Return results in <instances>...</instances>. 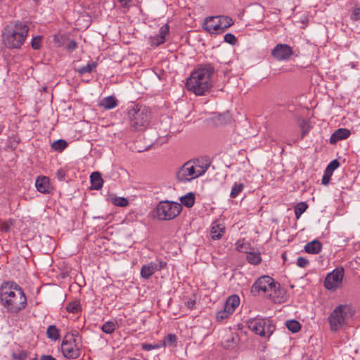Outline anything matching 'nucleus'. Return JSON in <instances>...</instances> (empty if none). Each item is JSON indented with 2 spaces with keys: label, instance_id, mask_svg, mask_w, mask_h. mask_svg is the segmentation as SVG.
I'll list each match as a JSON object with an SVG mask.
<instances>
[{
  "label": "nucleus",
  "instance_id": "nucleus-10",
  "mask_svg": "<svg viewBox=\"0 0 360 360\" xmlns=\"http://www.w3.org/2000/svg\"><path fill=\"white\" fill-rule=\"evenodd\" d=\"M278 284L274 282V279L268 276H263L259 278L251 288V293L257 295L260 291L266 292L270 297H274Z\"/></svg>",
  "mask_w": 360,
  "mask_h": 360
},
{
  "label": "nucleus",
  "instance_id": "nucleus-22",
  "mask_svg": "<svg viewBox=\"0 0 360 360\" xmlns=\"http://www.w3.org/2000/svg\"><path fill=\"white\" fill-rule=\"evenodd\" d=\"M321 243L317 240H314L305 245L304 250L307 253L318 254L321 250Z\"/></svg>",
  "mask_w": 360,
  "mask_h": 360
},
{
  "label": "nucleus",
  "instance_id": "nucleus-7",
  "mask_svg": "<svg viewBox=\"0 0 360 360\" xmlns=\"http://www.w3.org/2000/svg\"><path fill=\"white\" fill-rule=\"evenodd\" d=\"M182 206L180 203L173 201H161L156 208V217L160 220H172L176 218L181 212Z\"/></svg>",
  "mask_w": 360,
  "mask_h": 360
},
{
  "label": "nucleus",
  "instance_id": "nucleus-27",
  "mask_svg": "<svg viewBox=\"0 0 360 360\" xmlns=\"http://www.w3.org/2000/svg\"><path fill=\"white\" fill-rule=\"evenodd\" d=\"M81 304L78 300H74L68 303L66 306V310L70 313L77 314L81 311Z\"/></svg>",
  "mask_w": 360,
  "mask_h": 360
},
{
  "label": "nucleus",
  "instance_id": "nucleus-35",
  "mask_svg": "<svg viewBox=\"0 0 360 360\" xmlns=\"http://www.w3.org/2000/svg\"><path fill=\"white\" fill-rule=\"evenodd\" d=\"M68 144L65 140L58 139L55 141L52 144L51 147L53 150L57 151H62L67 147Z\"/></svg>",
  "mask_w": 360,
  "mask_h": 360
},
{
  "label": "nucleus",
  "instance_id": "nucleus-54",
  "mask_svg": "<svg viewBox=\"0 0 360 360\" xmlns=\"http://www.w3.org/2000/svg\"><path fill=\"white\" fill-rule=\"evenodd\" d=\"M57 175L59 176L60 179H62L63 176V172L62 170H58Z\"/></svg>",
  "mask_w": 360,
  "mask_h": 360
},
{
  "label": "nucleus",
  "instance_id": "nucleus-41",
  "mask_svg": "<svg viewBox=\"0 0 360 360\" xmlns=\"http://www.w3.org/2000/svg\"><path fill=\"white\" fill-rule=\"evenodd\" d=\"M350 18L353 21L360 20V6H356L352 11Z\"/></svg>",
  "mask_w": 360,
  "mask_h": 360
},
{
  "label": "nucleus",
  "instance_id": "nucleus-47",
  "mask_svg": "<svg viewBox=\"0 0 360 360\" xmlns=\"http://www.w3.org/2000/svg\"><path fill=\"white\" fill-rule=\"evenodd\" d=\"M40 42H41L40 37H34L32 40V44H31L32 47L35 50L39 49L40 47Z\"/></svg>",
  "mask_w": 360,
  "mask_h": 360
},
{
  "label": "nucleus",
  "instance_id": "nucleus-31",
  "mask_svg": "<svg viewBox=\"0 0 360 360\" xmlns=\"http://www.w3.org/2000/svg\"><path fill=\"white\" fill-rule=\"evenodd\" d=\"M96 66L97 63L95 62H92L78 68L77 71L79 75H83L86 73H90L94 69L96 68Z\"/></svg>",
  "mask_w": 360,
  "mask_h": 360
},
{
  "label": "nucleus",
  "instance_id": "nucleus-30",
  "mask_svg": "<svg viewBox=\"0 0 360 360\" xmlns=\"http://www.w3.org/2000/svg\"><path fill=\"white\" fill-rule=\"evenodd\" d=\"M46 334L48 338L53 340H57L60 337L58 329L53 325L48 327Z\"/></svg>",
  "mask_w": 360,
  "mask_h": 360
},
{
  "label": "nucleus",
  "instance_id": "nucleus-49",
  "mask_svg": "<svg viewBox=\"0 0 360 360\" xmlns=\"http://www.w3.org/2000/svg\"><path fill=\"white\" fill-rule=\"evenodd\" d=\"M195 304V300L190 299L187 302H185V305L189 309H193Z\"/></svg>",
  "mask_w": 360,
  "mask_h": 360
},
{
  "label": "nucleus",
  "instance_id": "nucleus-46",
  "mask_svg": "<svg viewBox=\"0 0 360 360\" xmlns=\"http://www.w3.org/2000/svg\"><path fill=\"white\" fill-rule=\"evenodd\" d=\"M296 264L299 267L304 268L309 264V261L304 257H300L297 258Z\"/></svg>",
  "mask_w": 360,
  "mask_h": 360
},
{
  "label": "nucleus",
  "instance_id": "nucleus-9",
  "mask_svg": "<svg viewBox=\"0 0 360 360\" xmlns=\"http://www.w3.org/2000/svg\"><path fill=\"white\" fill-rule=\"evenodd\" d=\"M79 336L74 334L65 335L62 341L61 351L68 359H77L79 356Z\"/></svg>",
  "mask_w": 360,
  "mask_h": 360
},
{
  "label": "nucleus",
  "instance_id": "nucleus-17",
  "mask_svg": "<svg viewBox=\"0 0 360 360\" xmlns=\"http://www.w3.org/2000/svg\"><path fill=\"white\" fill-rule=\"evenodd\" d=\"M35 186L39 192L49 193L51 189L49 179L44 176L37 177Z\"/></svg>",
  "mask_w": 360,
  "mask_h": 360
},
{
  "label": "nucleus",
  "instance_id": "nucleus-53",
  "mask_svg": "<svg viewBox=\"0 0 360 360\" xmlns=\"http://www.w3.org/2000/svg\"><path fill=\"white\" fill-rule=\"evenodd\" d=\"M155 264L158 267V271H160L162 269H163L165 266L166 263L160 262L158 263H155Z\"/></svg>",
  "mask_w": 360,
  "mask_h": 360
},
{
  "label": "nucleus",
  "instance_id": "nucleus-1",
  "mask_svg": "<svg viewBox=\"0 0 360 360\" xmlns=\"http://www.w3.org/2000/svg\"><path fill=\"white\" fill-rule=\"evenodd\" d=\"M0 303L11 314H17L27 306V297L22 288L13 281L0 286Z\"/></svg>",
  "mask_w": 360,
  "mask_h": 360
},
{
  "label": "nucleus",
  "instance_id": "nucleus-21",
  "mask_svg": "<svg viewBox=\"0 0 360 360\" xmlns=\"http://www.w3.org/2000/svg\"><path fill=\"white\" fill-rule=\"evenodd\" d=\"M90 179L92 189L99 190L102 188L103 181L98 172H93L90 176Z\"/></svg>",
  "mask_w": 360,
  "mask_h": 360
},
{
  "label": "nucleus",
  "instance_id": "nucleus-29",
  "mask_svg": "<svg viewBox=\"0 0 360 360\" xmlns=\"http://www.w3.org/2000/svg\"><path fill=\"white\" fill-rule=\"evenodd\" d=\"M307 207L308 205L304 202L297 203L294 208L296 219H298L301 217V215L306 211Z\"/></svg>",
  "mask_w": 360,
  "mask_h": 360
},
{
  "label": "nucleus",
  "instance_id": "nucleus-28",
  "mask_svg": "<svg viewBox=\"0 0 360 360\" xmlns=\"http://www.w3.org/2000/svg\"><path fill=\"white\" fill-rule=\"evenodd\" d=\"M117 328V323L115 321H108L105 322L101 327V330L106 334H112Z\"/></svg>",
  "mask_w": 360,
  "mask_h": 360
},
{
  "label": "nucleus",
  "instance_id": "nucleus-18",
  "mask_svg": "<svg viewBox=\"0 0 360 360\" xmlns=\"http://www.w3.org/2000/svg\"><path fill=\"white\" fill-rule=\"evenodd\" d=\"M158 271V267L156 266L155 262H150L141 267L140 274L143 278L148 279Z\"/></svg>",
  "mask_w": 360,
  "mask_h": 360
},
{
  "label": "nucleus",
  "instance_id": "nucleus-48",
  "mask_svg": "<svg viewBox=\"0 0 360 360\" xmlns=\"http://www.w3.org/2000/svg\"><path fill=\"white\" fill-rule=\"evenodd\" d=\"M331 176H332V174L328 173L327 172L325 171L324 174L322 177V180H321L322 184H323L325 186L328 185L330 181Z\"/></svg>",
  "mask_w": 360,
  "mask_h": 360
},
{
  "label": "nucleus",
  "instance_id": "nucleus-25",
  "mask_svg": "<svg viewBox=\"0 0 360 360\" xmlns=\"http://www.w3.org/2000/svg\"><path fill=\"white\" fill-rule=\"evenodd\" d=\"M221 32H224L227 28L233 24L232 18L228 16H218Z\"/></svg>",
  "mask_w": 360,
  "mask_h": 360
},
{
  "label": "nucleus",
  "instance_id": "nucleus-37",
  "mask_svg": "<svg viewBox=\"0 0 360 360\" xmlns=\"http://www.w3.org/2000/svg\"><path fill=\"white\" fill-rule=\"evenodd\" d=\"M231 314H232L224 307L223 310H221L217 313L216 319L218 321H222L228 319Z\"/></svg>",
  "mask_w": 360,
  "mask_h": 360
},
{
  "label": "nucleus",
  "instance_id": "nucleus-15",
  "mask_svg": "<svg viewBox=\"0 0 360 360\" xmlns=\"http://www.w3.org/2000/svg\"><path fill=\"white\" fill-rule=\"evenodd\" d=\"M240 341L239 335L236 333L229 332L221 341V345L224 349H234L237 347Z\"/></svg>",
  "mask_w": 360,
  "mask_h": 360
},
{
  "label": "nucleus",
  "instance_id": "nucleus-16",
  "mask_svg": "<svg viewBox=\"0 0 360 360\" xmlns=\"http://www.w3.org/2000/svg\"><path fill=\"white\" fill-rule=\"evenodd\" d=\"M351 134L349 129L345 128H340L335 130L330 138V143L335 144L338 141L347 139Z\"/></svg>",
  "mask_w": 360,
  "mask_h": 360
},
{
  "label": "nucleus",
  "instance_id": "nucleus-42",
  "mask_svg": "<svg viewBox=\"0 0 360 360\" xmlns=\"http://www.w3.org/2000/svg\"><path fill=\"white\" fill-rule=\"evenodd\" d=\"M161 347L160 344H149V343H143L141 344V349L145 351H150L153 349H159Z\"/></svg>",
  "mask_w": 360,
  "mask_h": 360
},
{
  "label": "nucleus",
  "instance_id": "nucleus-12",
  "mask_svg": "<svg viewBox=\"0 0 360 360\" xmlns=\"http://www.w3.org/2000/svg\"><path fill=\"white\" fill-rule=\"evenodd\" d=\"M293 54L292 49L285 44H278L272 50V56L278 60H287Z\"/></svg>",
  "mask_w": 360,
  "mask_h": 360
},
{
  "label": "nucleus",
  "instance_id": "nucleus-44",
  "mask_svg": "<svg viewBox=\"0 0 360 360\" xmlns=\"http://www.w3.org/2000/svg\"><path fill=\"white\" fill-rule=\"evenodd\" d=\"M224 38V41L230 44H235L237 41L236 37L231 33L226 34Z\"/></svg>",
  "mask_w": 360,
  "mask_h": 360
},
{
  "label": "nucleus",
  "instance_id": "nucleus-55",
  "mask_svg": "<svg viewBox=\"0 0 360 360\" xmlns=\"http://www.w3.org/2000/svg\"><path fill=\"white\" fill-rule=\"evenodd\" d=\"M3 129H4V126L0 123V134H1Z\"/></svg>",
  "mask_w": 360,
  "mask_h": 360
},
{
  "label": "nucleus",
  "instance_id": "nucleus-51",
  "mask_svg": "<svg viewBox=\"0 0 360 360\" xmlns=\"http://www.w3.org/2000/svg\"><path fill=\"white\" fill-rule=\"evenodd\" d=\"M40 360H56V359L51 355H43L41 356Z\"/></svg>",
  "mask_w": 360,
  "mask_h": 360
},
{
  "label": "nucleus",
  "instance_id": "nucleus-43",
  "mask_svg": "<svg viewBox=\"0 0 360 360\" xmlns=\"http://www.w3.org/2000/svg\"><path fill=\"white\" fill-rule=\"evenodd\" d=\"M169 27L167 24H165L160 28L159 34L158 35L160 37H162L166 39L167 35L169 34Z\"/></svg>",
  "mask_w": 360,
  "mask_h": 360
},
{
  "label": "nucleus",
  "instance_id": "nucleus-8",
  "mask_svg": "<svg viewBox=\"0 0 360 360\" xmlns=\"http://www.w3.org/2000/svg\"><path fill=\"white\" fill-rule=\"evenodd\" d=\"M248 328L262 337L269 338L275 330V326L269 319L256 317L247 322Z\"/></svg>",
  "mask_w": 360,
  "mask_h": 360
},
{
  "label": "nucleus",
  "instance_id": "nucleus-40",
  "mask_svg": "<svg viewBox=\"0 0 360 360\" xmlns=\"http://www.w3.org/2000/svg\"><path fill=\"white\" fill-rule=\"evenodd\" d=\"M339 165V162L337 160H333L328 164L325 171L333 174V171L336 169Z\"/></svg>",
  "mask_w": 360,
  "mask_h": 360
},
{
  "label": "nucleus",
  "instance_id": "nucleus-20",
  "mask_svg": "<svg viewBox=\"0 0 360 360\" xmlns=\"http://www.w3.org/2000/svg\"><path fill=\"white\" fill-rule=\"evenodd\" d=\"M117 100L112 96L103 98L100 101L99 106L105 110L115 108L117 105Z\"/></svg>",
  "mask_w": 360,
  "mask_h": 360
},
{
  "label": "nucleus",
  "instance_id": "nucleus-13",
  "mask_svg": "<svg viewBox=\"0 0 360 360\" xmlns=\"http://www.w3.org/2000/svg\"><path fill=\"white\" fill-rule=\"evenodd\" d=\"M225 233V226L223 221L216 220L213 221L210 227V237L212 240L221 238Z\"/></svg>",
  "mask_w": 360,
  "mask_h": 360
},
{
  "label": "nucleus",
  "instance_id": "nucleus-24",
  "mask_svg": "<svg viewBox=\"0 0 360 360\" xmlns=\"http://www.w3.org/2000/svg\"><path fill=\"white\" fill-rule=\"evenodd\" d=\"M247 260L251 264L257 265L259 264L262 261L260 253L255 251L252 248V250L247 254Z\"/></svg>",
  "mask_w": 360,
  "mask_h": 360
},
{
  "label": "nucleus",
  "instance_id": "nucleus-6",
  "mask_svg": "<svg viewBox=\"0 0 360 360\" xmlns=\"http://www.w3.org/2000/svg\"><path fill=\"white\" fill-rule=\"evenodd\" d=\"M208 165H202L199 162L188 161L177 172L176 178L181 182H188L204 174Z\"/></svg>",
  "mask_w": 360,
  "mask_h": 360
},
{
  "label": "nucleus",
  "instance_id": "nucleus-52",
  "mask_svg": "<svg viewBox=\"0 0 360 360\" xmlns=\"http://www.w3.org/2000/svg\"><path fill=\"white\" fill-rule=\"evenodd\" d=\"M122 7H128L130 0H120Z\"/></svg>",
  "mask_w": 360,
  "mask_h": 360
},
{
  "label": "nucleus",
  "instance_id": "nucleus-45",
  "mask_svg": "<svg viewBox=\"0 0 360 360\" xmlns=\"http://www.w3.org/2000/svg\"><path fill=\"white\" fill-rule=\"evenodd\" d=\"M11 230V224L6 221L0 220V231L9 232Z\"/></svg>",
  "mask_w": 360,
  "mask_h": 360
},
{
  "label": "nucleus",
  "instance_id": "nucleus-39",
  "mask_svg": "<svg viewBox=\"0 0 360 360\" xmlns=\"http://www.w3.org/2000/svg\"><path fill=\"white\" fill-rule=\"evenodd\" d=\"M150 39L151 44L153 46H158L165 43V39L163 38L162 37H160L158 34L151 37L150 38Z\"/></svg>",
  "mask_w": 360,
  "mask_h": 360
},
{
  "label": "nucleus",
  "instance_id": "nucleus-19",
  "mask_svg": "<svg viewBox=\"0 0 360 360\" xmlns=\"http://www.w3.org/2000/svg\"><path fill=\"white\" fill-rule=\"evenodd\" d=\"M240 304V297L236 295H233L227 299L224 307L231 314L234 312L236 309Z\"/></svg>",
  "mask_w": 360,
  "mask_h": 360
},
{
  "label": "nucleus",
  "instance_id": "nucleus-33",
  "mask_svg": "<svg viewBox=\"0 0 360 360\" xmlns=\"http://www.w3.org/2000/svg\"><path fill=\"white\" fill-rule=\"evenodd\" d=\"M286 327L292 333H297L300 330V323L296 320H289L286 321Z\"/></svg>",
  "mask_w": 360,
  "mask_h": 360
},
{
  "label": "nucleus",
  "instance_id": "nucleus-32",
  "mask_svg": "<svg viewBox=\"0 0 360 360\" xmlns=\"http://www.w3.org/2000/svg\"><path fill=\"white\" fill-rule=\"evenodd\" d=\"M245 186L243 183L236 182L231 188L230 196L231 198H236L242 192Z\"/></svg>",
  "mask_w": 360,
  "mask_h": 360
},
{
  "label": "nucleus",
  "instance_id": "nucleus-3",
  "mask_svg": "<svg viewBox=\"0 0 360 360\" xmlns=\"http://www.w3.org/2000/svg\"><path fill=\"white\" fill-rule=\"evenodd\" d=\"M213 73L214 68L211 65H205L193 71L187 80L188 89L195 95L205 94L212 86L211 77Z\"/></svg>",
  "mask_w": 360,
  "mask_h": 360
},
{
  "label": "nucleus",
  "instance_id": "nucleus-2",
  "mask_svg": "<svg viewBox=\"0 0 360 360\" xmlns=\"http://www.w3.org/2000/svg\"><path fill=\"white\" fill-rule=\"evenodd\" d=\"M29 32V27L20 21L10 23L4 27L1 39L4 45L9 49H20L24 44Z\"/></svg>",
  "mask_w": 360,
  "mask_h": 360
},
{
  "label": "nucleus",
  "instance_id": "nucleus-36",
  "mask_svg": "<svg viewBox=\"0 0 360 360\" xmlns=\"http://www.w3.org/2000/svg\"><path fill=\"white\" fill-rule=\"evenodd\" d=\"M112 202L119 207H124L129 205V200L124 197H115L112 198Z\"/></svg>",
  "mask_w": 360,
  "mask_h": 360
},
{
  "label": "nucleus",
  "instance_id": "nucleus-5",
  "mask_svg": "<svg viewBox=\"0 0 360 360\" xmlns=\"http://www.w3.org/2000/svg\"><path fill=\"white\" fill-rule=\"evenodd\" d=\"M130 126L136 130L146 128L150 122V110L145 105H133L128 110Z\"/></svg>",
  "mask_w": 360,
  "mask_h": 360
},
{
  "label": "nucleus",
  "instance_id": "nucleus-14",
  "mask_svg": "<svg viewBox=\"0 0 360 360\" xmlns=\"http://www.w3.org/2000/svg\"><path fill=\"white\" fill-rule=\"evenodd\" d=\"M218 16H211L205 19L203 28L211 34L221 33Z\"/></svg>",
  "mask_w": 360,
  "mask_h": 360
},
{
  "label": "nucleus",
  "instance_id": "nucleus-26",
  "mask_svg": "<svg viewBox=\"0 0 360 360\" xmlns=\"http://www.w3.org/2000/svg\"><path fill=\"white\" fill-rule=\"evenodd\" d=\"M236 248L238 252L246 254L252 249V248L250 247V243L246 242L244 239L239 240L236 242Z\"/></svg>",
  "mask_w": 360,
  "mask_h": 360
},
{
  "label": "nucleus",
  "instance_id": "nucleus-38",
  "mask_svg": "<svg viewBox=\"0 0 360 360\" xmlns=\"http://www.w3.org/2000/svg\"><path fill=\"white\" fill-rule=\"evenodd\" d=\"M176 336L174 334H168L166 338H165L163 343L160 344L161 346H166V345H172L174 343L176 342Z\"/></svg>",
  "mask_w": 360,
  "mask_h": 360
},
{
  "label": "nucleus",
  "instance_id": "nucleus-34",
  "mask_svg": "<svg viewBox=\"0 0 360 360\" xmlns=\"http://www.w3.org/2000/svg\"><path fill=\"white\" fill-rule=\"evenodd\" d=\"M300 127L301 128L300 139H302L309 132V131L311 129V126L308 122L302 120L300 122Z\"/></svg>",
  "mask_w": 360,
  "mask_h": 360
},
{
  "label": "nucleus",
  "instance_id": "nucleus-50",
  "mask_svg": "<svg viewBox=\"0 0 360 360\" xmlns=\"http://www.w3.org/2000/svg\"><path fill=\"white\" fill-rule=\"evenodd\" d=\"M77 47V43L75 41H70L68 44H67V49L69 50V51H73L75 49H76V48Z\"/></svg>",
  "mask_w": 360,
  "mask_h": 360
},
{
  "label": "nucleus",
  "instance_id": "nucleus-23",
  "mask_svg": "<svg viewBox=\"0 0 360 360\" xmlns=\"http://www.w3.org/2000/svg\"><path fill=\"white\" fill-rule=\"evenodd\" d=\"M195 196L192 192L187 193L186 195L181 197L180 201L181 205H184L188 208L192 207L195 203Z\"/></svg>",
  "mask_w": 360,
  "mask_h": 360
},
{
  "label": "nucleus",
  "instance_id": "nucleus-4",
  "mask_svg": "<svg viewBox=\"0 0 360 360\" xmlns=\"http://www.w3.org/2000/svg\"><path fill=\"white\" fill-rule=\"evenodd\" d=\"M354 314V311L350 305L340 304L336 307L328 316L330 330L337 332L348 326Z\"/></svg>",
  "mask_w": 360,
  "mask_h": 360
},
{
  "label": "nucleus",
  "instance_id": "nucleus-11",
  "mask_svg": "<svg viewBox=\"0 0 360 360\" xmlns=\"http://www.w3.org/2000/svg\"><path fill=\"white\" fill-rule=\"evenodd\" d=\"M343 268H336L331 273L328 274L324 280V286L326 289L335 291L340 288L344 277Z\"/></svg>",
  "mask_w": 360,
  "mask_h": 360
}]
</instances>
